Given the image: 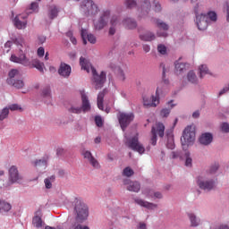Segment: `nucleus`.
Masks as SVG:
<instances>
[{"label": "nucleus", "mask_w": 229, "mask_h": 229, "mask_svg": "<svg viewBox=\"0 0 229 229\" xmlns=\"http://www.w3.org/2000/svg\"><path fill=\"white\" fill-rule=\"evenodd\" d=\"M19 48L18 56L15 54H13L10 57V60L14 64H20L23 65V67H32L39 71V72H44V69H46V65L44 63L40 62V60L35 58L30 61V58L26 56V53H28V47H26V43H24L23 39H20V42L16 40Z\"/></svg>", "instance_id": "1"}, {"label": "nucleus", "mask_w": 229, "mask_h": 229, "mask_svg": "<svg viewBox=\"0 0 229 229\" xmlns=\"http://www.w3.org/2000/svg\"><path fill=\"white\" fill-rule=\"evenodd\" d=\"M80 65L83 71L91 72V83L96 90L103 89V85H105V81H106V72H101L100 74H98V71H96V68H94L90 62L83 56L80 58Z\"/></svg>", "instance_id": "2"}, {"label": "nucleus", "mask_w": 229, "mask_h": 229, "mask_svg": "<svg viewBox=\"0 0 229 229\" xmlns=\"http://www.w3.org/2000/svg\"><path fill=\"white\" fill-rule=\"evenodd\" d=\"M197 185L201 191L210 192V191H214L217 187V177L211 176L210 174L199 175L197 178Z\"/></svg>", "instance_id": "3"}, {"label": "nucleus", "mask_w": 229, "mask_h": 229, "mask_svg": "<svg viewBox=\"0 0 229 229\" xmlns=\"http://www.w3.org/2000/svg\"><path fill=\"white\" fill-rule=\"evenodd\" d=\"M196 140V129L194 125H188L183 132L182 137L181 138L182 146L183 149L189 148V146H194V142Z\"/></svg>", "instance_id": "4"}, {"label": "nucleus", "mask_w": 229, "mask_h": 229, "mask_svg": "<svg viewBox=\"0 0 229 229\" xmlns=\"http://www.w3.org/2000/svg\"><path fill=\"white\" fill-rule=\"evenodd\" d=\"M73 204L77 221L83 223L89 217V206L78 199H74Z\"/></svg>", "instance_id": "5"}, {"label": "nucleus", "mask_w": 229, "mask_h": 229, "mask_svg": "<svg viewBox=\"0 0 229 229\" xmlns=\"http://www.w3.org/2000/svg\"><path fill=\"white\" fill-rule=\"evenodd\" d=\"M112 14V11L110 9H104L100 13L99 17L93 21L94 29L97 31H101V30H105L106 26H108V22H110V15Z\"/></svg>", "instance_id": "6"}, {"label": "nucleus", "mask_w": 229, "mask_h": 229, "mask_svg": "<svg viewBox=\"0 0 229 229\" xmlns=\"http://www.w3.org/2000/svg\"><path fill=\"white\" fill-rule=\"evenodd\" d=\"M24 182V176L19 173V168L16 165H12L8 171V181L4 184V187H11L15 183H22Z\"/></svg>", "instance_id": "7"}, {"label": "nucleus", "mask_w": 229, "mask_h": 229, "mask_svg": "<svg viewBox=\"0 0 229 229\" xmlns=\"http://www.w3.org/2000/svg\"><path fill=\"white\" fill-rule=\"evenodd\" d=\"M160 90H162V89L158 86L156 89V95L142 97L143 106H145V108H157V106L160 105Z\"/></svg>", "instance_id": "8"}, {"label": "nucleus", "mask_w": 229, "mask_h": 229, "mask_svg": "<svg viewBox=\"0 0 229 229\" xmlns=\"http://www.w3.org/2000/svg\"><path fill=\"white\" fill-rule=\"evenodd\" d=\"M81 11L89 17V15H98L99 7L92 0H83L81 4Z\"/></svg>", "instance_id": "9"}, {"label": "nucleus", "mask_w": 229, "mask_h": 229, "mask_svg": "<svg viewBox=\"0 0 229 229\" xmlns=\"http://www.w3.org/2000/svg\"><path fill=\"white\" fill-rule=\"evenodd\" d=\"M125 139L127 146L133 151H137L138 153H140V155H142L144 151H146L144 146L140 144V142H139V133H135L131 138L125 136Z\"/></svg>", "instance_id": "10"}, {"label": "nucleus", "mask_w": 229, "mask_h": 229, "mask_svg": "<svg viewBox=\"0 0 229 229\" xmlns=\"http://www.w3.org/2000/svg\"><path fill=\"white\" fill-rule=\"evenodd\" d=\"M198 8H199V4H197L194 7V12L196 14L195 22L197 24L198 30L204 31V30L208 28V19H207V15L205 13L199 14V10H198Z\"/></svg>", "instance_id": "11"}, {"label": "nucleus", "mask_w": 229, "mask_h": 229, "mask_svg": "<svg viewBox=\"0 0 229 229\" xmlns=\"http://www.w3.org/2000/svg\"><path fill=\"white\" fill-rule=\"evenodd\" d=\"M159 68L162 70V81L157 83V87H160L161 89L159 90V94H162V92H165V90L169 89V85H171V82L165 75V73L169 72V70L165 67V64L161 63Z\"/></svg>", "instance_id": "12"}, {"label": "nucleus", "mask_w": 229, "mask_h": 229, "mask_svg": "<svg viewBox=\"0 0 229 229\" xmlns=\"http://www.w3.org/2000/svg\"><path fill=\"white\" fill-rule=\"evenodd\" d=\"M165 131V126L162 123H157L155 126L152 127L151 130V144L152 146H157V135L161 139L164 138V133Z\"/></svg>", "instance_id": "13"}, {"label": "nucleus", "mask_w": 229, "mask_h": 229, "mask_svg": "<svg viewBox=\"0 0 229 229\" xmlns=\"http://www.w3.org/2000/svg\"><path fill=\"white\" fill-rule=\"evenodd\" d=\"M135 119L133 113H120L118 115V121L122 130L124 131L128 125Z\"/></svg>", "instance_id": "14"}, {"label": "nucleus", "mask_w": 229, "mask_h": 229, "mask_svg": "<svg viewBox=\"0 0 229 229\" xmlns=\"http://www.w3.org/2000/svg\"><path fill=\"white\" fill-rule=\"evenodd\" d=\"M134 203L136 205H139V207H142L143 208H147L148 210H155L158 205L153 203V202H148L147 200H144L139 197H136L133 199Z\"/></svg>", "instance_id": "15"}, {"label": "nucleus", "mask_w": 229, "mask_h": 229, "mask_svg": "<svg viewBox=\"0 0 229 229\" xmlns=\"http://www.w3.org/2000/svg\"><path fill=\"white\" fill-rule=\"evenodd\" d=\"M13 25L17 30H26L28 26V21H26V17L19 14L14 17L13 20Z\"/></svg>", "instance_id": "16"}, {"label": "nucleus", "mask_w": 229, "mask_h": 229, "mask_svg": "<svg viewBox=\"0 0 229 229\" xmlns=\"http://www.w3.org/2000/svg\"><path fill=\"white\" fill-rule=\"evenodd\" d=\"M123 185H126L127 191L130 192H139L140 191V183L137 181L133 182L130 179H123Z\"/></svg>", "instance_id": "17"}, {"label": "nucleus", "mask_w": 229, "mask_h": 229, "mask_svg": "<svg viewBox=\"0 0 229 229\" xmlns=\"http://www.w3.org/2000/svg\"><path fill=\"white\" fill-rule=\"evenodd\" d=\"M186 216L190 221V226L191 228H198V226L201 225V218L196 216L194 212H188Z\"/></svg>", "instance_id": "18"}, {"label": "nucleus", "mask_w": 229, "mask_h": 229, "mask_svg": "<svg viewBox=\"0 0 229 229\" xmlns=\"http://www.w3.org/2000/svg\"><path fill=\"white\" fill-rule=\"evenodd\" d=\"M214 140V135L211 132H204L199 138V142L202 146H210Z\"/></svg>", "instance_id": "19"}, {"label": "nucleus", "mask_w": 229, "mask_h": 229, "mask_svg": "<svg viewBox=\"0 0 229 229\" xmlns=\"http://www.w3.org/2000/svg\"><path fill=\"white\" fill-rule=\"evenodd\" d=\"M81 109L82 110L83 114H87V112H90V101L89 100V97L87 96V93H85V91H82L81 93Z\"/></svg>", "instance_id": "20"}, {"label": "nucleus", "mask_w": 229, "mask_h": 229, "mask_svg": "<svg viewBox=\"0 0 229 229\" xmlns=\"http://www.w3.org/2000/svg\"><path fill=\"white\" fill-rule=\"evenodd\" d=\"M155 24H157V28L160 30H164L163 32L157 31V37H167V30H169V25L167 23L162 21L160 19H154Z\"/></svg>", "instance_id": "21"}, {"label": "nucleus", "mask_w": 229, "mask_h": 229, "mask_svg": "<svg viewBox=\"0 0 229 229\" xmlns=\"http://www.w3.org/2000/svg\"><path fill=\"white\" fill-rule=\"evenodd\" d=\"M109 67L116 72V80L118 81H126V74L121 67L116 66L114 64H110Z\"/></svg>", "instance_id": "22"}, {"label": "nucleus", "mask_w": 229, "mask_h": 229, "mask_svg": "<svg viewBox=\"0 0 229 229\" xmlns=\"http://www.w3.org/2000/svg\"><path fill=\"white\" fill-rule=\"evenodd\" d=\"M72 71L71 65L62 63L58 70V74L63 76V78H69Z\"/></svg>", "instance_id": "23"}, {"label": "nucleus", "mask_w": 229, "mask_h": 229, "mask_svg": "<svg viewBox=\"0 0 229 229\" xmlns=\"http://www.w3.org/2000/svg\"><path fill=\"white\" fill-rule=\"evenodd\" d=\"M191 67V64L187 63H175V72L177 76H181L182 74H184V72H187L189 71V68Z\"/></svg>", "instance_id": "24"}, {"label": "nucleus", "mask_w": 229, "mask_h": 229, "mask_svg": "<svg viewBox=\"0 0 229 229\" xmlns=\"http://www.w3.org/2000/svg\"><path fill=\"white\" fill-rule=\"evenodd\" d=\"M81 35L84 45H87V39L90 42V44H96V36L93 34H89L87 30L82 29L81 30Z\"/></svg>", "instance_id": "25"}, {"label": "nucleus", "mask_w": 229, "mask_h": 229, "mask_svg": "<svg viewBox=\"0 0 229 229\" xmlns=\"http://www.w3.org/2000/svg\"><path fill=\"white\" fill-rule=\"evenodd\" d=\"M122 24L126 30H135L137 28V21L133 18H124L122 21Z\"/></svg>", "instance_id": "26"}, {"label": "nucleus", "mask_w": 229, "mask_h": 229, "mask_svg": "<svg viewBox=\"0 0 229 229\" xmlns=\"http://www.w3.org/2000/svg\"><path fill=\"white\" fill-rule=\"evenodd\" d=\"M166 148L167 149H174V135L173 131H166Z\"/></svg>", "instance_id": "27"}, {"label": "nucleus", "mask_w": 229, "mask_h": 229, "mask_svg": "<svg viewBox=\"0 0 229 229\" xmlns=\"http://www.w3.org/2000/svg\"><path fill=\"white\" fill-rule=\"evenodd\" d=\"M168 108H163L160 112L161 117H169V114H171V110L176 106L174 100H170L167 102Z\"/></svg>", "instance_id": "28"}, {"label": "nucleus", "mask_w": 229, "mask_h": 229, "mask_svg": "<svg viewBox=\"0 0 229 229\" xmlns=\"http://www.w3.org/2000/svg\"><path fill=\"white\" fill-rule=\"evenodd\" d=\"M140 38L143 42H153V40H155V38H157V36L155 35V33H153L151 31H147L143 34H140Z\"/></svg>", "instance_id": "29"}, {"label": "nucleus", "mask_w": 229, "mask_h": 229, "mask_svg": "<svg viewBox=\"0 0 229 229\" xmlns=\"http://www.w3.org/2000/svg\"><path fill=\"white\" fill-rule=\"evenodd\" d=\"M49 160L48 157H44L39 160H36L34 161V165L35 167H37L38 169H46V167H47V162Z\"/></svg>", "instance_id": "30"}, {"label": "nucleus", "mask_w": 229, "mask_h": 229, "mask_svg": "<svg viewBox=\"0 0 229 229\" xmlns=\"http://www.w3.org/2000/svg\"><path fill=\"white\" fill-rule=\"evenodd\" d=\"M110 24L111 27L109 28V35H115V26H117V24H119V17L118 16H112L111 20H110Z\"/></svg>", "instance_id": "31"}, {"label": "nucleus", "mask_w": 229, "mask_h": 229, "mask_svg": "<svg viewBox=\"0 0 229 229\" xmlns=\"http://www.w3.org/2000/svg\"><path fill=\"white\" fill-rule=\"evenodd\" d=\"M78 221H80V220H78L76 218L74 220L71 221L67 229H90L87 225H82Z\"/></svg>", "instance_id": "32"}, {"label": "nucleus", "mask_w": 229, "mask_h": 229, "mask_svg": "<svg viewBox=\"0 0 229 229\" xmlns=\"http://www.w3.org/2000/svg\"><path fill=\"white\" fill-rule=\"evenodd\" d=\"M12 210V204L6 200H0V212L1 214H6Z\"/></svg>", "instance_id": "33"}, {"label": "nucleus", "mask_w": 229, "mask_h": 229, "mask_svg": "<svg viewBox=\"0 0 229 229\" xmlns=\"http://www.w3.org/2000/svg\"><path fill=\"white\" fill-rule=\"evenodd\" d=\"M199 78L201 79L205 78L207 74L212 76V72H210V70H208V66H207V64H202L199 67Z\"/></svg>", "instance_id": "34"}, {"label": "nucleus", "mask_w": 229, "mask_h": 229, "mask_svg": "<svg viewBox=\"0 0 229 229\" xmlns=\"http://www.w3.org/2000/svg\"><path fill=\"white\" fill-rule=\"evenodd\" d=\"M40 98L42 99H50L51 98V87L46 86L41 89Z\"/></svg>", "instance_id": "35"}, {"label": "nucleus", "mask_w": 229, "mask_h": 229, "mask_svg": "<svg viewBox=\"0 0 229 229\" xmlns=\"http://www.w3.org/2000/svg\"><path fill=\"white\" fill-rule=\"evenodd\" d=\"M182 160H184V165L186 167H192V157H191V152L185 150Z\"/></svg>", "instance_id": "36"}, {"label": "nucleus", "mask_w": 229, "mask_h": 229, "mask_svg": "<svg viewBox=\"0 0 229 229\" xmlns=\"http://www.w3.org/2000/svg\"><path fill=\"white\" fill-rule=\"evenodd\" d=\"M7 84L11 85V87H14V89H22L24 87V81L14 79V81H9Z\"/></svg>", "instance_id": "37"}, {"label": "nucleus", "mask_w": 229, "mask_h": 229, "mask_svg": "<svg viewBox=\"0 0 229 229\" xmlns=\"http://www.w3.org/2000/svg\"><path fill=\"white\" fill-rule=\"evenodd\" d=\"M187 80L190 83H192L193 85H198L199 83L198 76L196 75V72H194V71H190L187 73Z\"/></svg>", "instance_id": "38"}, {"label": "nucleus", "mask_w": 229, "mask_h": 229, "mask_svg": "<svg viewBox=\"0 0 229 229\" xmlns=\"http://www.w3.org/2000/svg\"><path fill=\"white\" fill-rule=\"evenodd\" d=\"M8 78H7V83H10L11 81H13L15 80V78H19V76H21V72H19V70L17 69H12L9 73H8Z\"/></svg>", "instance_id": "39"}, {"label": "nucleus", "mask_w": 229, "mask_h": 229, "mask_svg": "<svg viewBox=\"0 0 229 229\" xmlns=\"http://www.w3.org/2000/svg\"><path fill=\"white\" fill-rule=\"evenodd\" d=\"M32 225L35 228L40 229L44 226V221L38 216H36L32 218Z\"/></svg>", "instance_id": "40"}, {"label": "nucleus", "mask_w": 229, "mask_h": 229, "mask_svg": "<svg viewBox=\"0 0 229 229\" xmlns=\"http://www.w3.org/2000/svg\"><path fill=\"white\" fill-rule=\"evenodd\" d=\"M149 10H151V3L149 0H145L141 5L140 12L143 13V15H148Z\"/></svg>", "instance_id": "41"}, {"label": "nucleus", "mask_w": 229, "mask_h": 229, "mask_svg": "<svg viewBox=\"0 0 229 229\" xmlns=\"http://www.w3.org/2000/svg\"><path fill=\"white\" fill-rule=\"evenodd\" d=\"M105 99V90L104 91H100L98 95V98H97V101H98V108L99 110H104V107H103V101Z\"/></svg>", "instance_id": "42"}, {"label": "nucleus", "mask_w": 229, "mask_h": 229, "mask_svg": "<svg viewBox=\"0 0 229 229\" xmlns=\"http://www.w3.org/2000/svg\"><path fill=\"white\" fill-rule=\"evenodd\" d=\"M48 17L49 19L53 20V19H56L58 17V8H56V6L52 5L49 8L48 11Z\"/></svg>", "instance_id": "43"}, {"label": "nucleus", "mask_w": 229, "mask_h": 229, "mask_svg": "<svg viewBox=\"0 0 229 229\" xmlns=\"http://www.w3.org/2000/svg\"><path fill=\"white\" fill-rule=\"evenodd\" d=\"M55 178V175H51L44 180L46 189H51L53 187Z\"/></svg>", "instance_id": "44"}, {"label": "nucleus", "mask_w": 229, "mask_h": 229, "mask_svg": "<svg viewBox=\"0 0 229 229\" xmlns=\"http://www.w3.org/2000/svg\"><path fill=\"white\" fill-rule=\"evenodd\" d=\"M8 115H10V108L5 106L0 110V121H4V119H8Z\"/></svg>", "instance_id": "45"}, {"label": "nucleus", "mask_w": 229, "mask_h": 229, "mask_svg": "<svg viewBox=\"0 0 229 229\" xmlns=\"http://www.w3.org/2000/svg\"><path fill=\"white\" fill-rule=\"evenodd\" d=\"M205 15L208 21V24H210L211 22H216V21H217V13H216V12H208Z\"/></svg>", "instance_id": "46"}, {"label": "nucleus", "mask_w": 229, "mask_h": 229, "mask_svg": "<svg viewBox=\"0 0 229 229\" xmlns=\"http://www.w3.org/2000/svg\"><path fill=\"white\" fill-rule=\"evenodd\" d=\"M68 112L70 114H81V112H83V111L81 110V106L72 105V106H71L68 108Z\"/></svg>", "instance_id": "47"}, {"label": "nucleus", "mask_w": 229, "mask_h": 229, "mask_svg": "<svg viewBox=\"0 0 229 229\" xmlns=\"http://www.w3.org/2000/svg\"><path fill=\"white\" fill-rule=\"evenodd\" d=\"M185 154V152H182V150H176V151H173L171 153V158H179L180 160H183V155Z\"/></svg>", "instance_id": "48"}, {"label": "nucleus", "mask_w": 229, "mask_h": 229, "mask_svg": "<svg viewBox=\"0 0 229 229\" xmlns=\"http://www.w3.org/2000/svg\"><path fill=\"white\" fill-rule=\"evenodd\" d=\"M218 169H219V165L218 164L212 165L210 166V168L208 169V171L207 172V174H210L211 176H214V174L216 173H217Z\"/></svg>", "instance_id": "49"}, {"label": "nucleus", "mask_w": 229, "mask_h": 229, "mask_svg": "<svg viewBox=\"0 0 229 229\" xmlns=\"http://www.w3.org/2000/svg\"><path fill=\"white\" fill-rule=\"evenodd\" d=\"M133 174H134L133 169H131V167L130 166L125 167L123 171V176H126L127 178L133 176Z\"/></svg>", "instance_id": "50"}, {"label": "nucleus", "mask_w": 229, "mask_h": 229, "mask_svg": "<svg viewBox=\"0 0 229 229\" xmlns=\"http://www.w3.org/2000/svg\"><path fill=\"white\" fill-rule=\"evenodd\" d=\"M90 165H92V167H94V169H100L101 168V165H99V161H98V159H96L95 157H93L90 161H89Z\"/></svg>", "instance_id": "51"}, {"label": "nucleus", "mask_w": 229, "mask_h": 229, "mask_svg": "<svg viewBox=\"0 0 229 229\" xmlns=\"http://www.w3.org/2000/svg\"><path fill=\"white\" fill-rule=\"evenodd\" d=\"M125 4L127 8H135L137 6V0H126Z\"/></svg>", "instance_id": "52"}, {"label": "nucleus", "mask_w": 229, "mask_h": 229, "mask_svg": "<svg viewBox=\"0 0 229 229\" xmlns=\"http://www.w3.org/2000/svg\"><path fill=\"white\" fill-rule=\"evenodd\" d=\"M157 51L160 55H166L167 47L165 45L160 44L157 46Z\"/></svg>", "instance_id": "53"}, {"label": "nucleus", "mask_w": 229, "mask_h": 229, "mask_svg": "<svg viewBox=\"0 0 229 229\" xmlns=\"http://www.w3.org/2000/svg\"><path fill=\"white\" fill-rule=\"evenodd\" d=\"M82 155H83L84 158H86V160H88L89 162L94 157L92 156V153L89 150H84L82 152Z\"/></svg>", "instance_id": "54"}, {"label": "nucleus", "mask_w": 229, "mask_h": 229, "mask_svg": "<svg viewBox=\"0 0 229 229\" xmlns=\"http://www.w3.org/2000/svg\"><path fill=\"white\" fill-rule=\"evenodd\" d=\"M9 108V111L15 112V110H22V107L19 106L18 104H12L7 106Z\"/></svg>", "instance_id": "55"}, {"label": "nucleus", "mask_w": 229, "mask_h": 229, "mask_svg": "<svg viewBox=\"0 0 229 229\" xmlns=\"http://www.w3.org/2000/svg\"><path fill=\"white\" fill-rule=\"evenodd\" d=\"M221 131L224 133H229V123H223L221 124Z\"/></svg>", "instance_id": "56"}, {"label": "nucleus", "mask_w": 229, "mask_h": 229, "mask_svg": "<svg viewBox=\"0 0 229 229\" xmlns=\"http://www.w3.org/2000/svg\"><path fill=\"white\" fill-rule=\"evenodd\" d=\"M95 123L98 128H101V126H103V118H101V116H96Z\"/></svg>", "instance_id": "57"}, {"label": "nucleus", "mask_w": 229, "mask_h": 229, "mask_svg": "<svg viewBox=\"0 0 229 229\" xmlns=\"http://www.w3.org/2000/svg\"><path fill=\"white\" fill-rule=\"evenodd\" d=\"M67 37H70V40L72 42V44H73L74 46H76V44L78 43V41L76 40V38L72 37V32L69 31L67 32Z\"/></svg>", "instance_id": "58"}, {"label": "nucleus", "mask_w": 229, "mask_h": 229, "mask_svg": "<svg viewBox=\"0 0 229 229\" xmlns=\"http://www.w3.org/2000/svg\"><path fill=\"white\" fill-rule=\"evenodd\" d=\"M30 10H32V12H38V3L36 2H32L30 4Z\"/></svg>", "instance_id": "59"}, {"label": "nucleus", "mask_w": 229, "mask_h": 229, "mask_svg": "<svg viewBox=\"0 0 229 229\" xmlns=\"http://www.w3.org/2000/svg\"><path fill=\"white\" fill-rule=\"evenodd\" d=\"M12 46H13V43L12 41H7L4 44V48L6 49V53H10V47H12Z\"/></svg>", "instance_id": "60"}, {"label": "nucleus", "mask_w": 229, "mask_h": 229, "mask_svg": "<svg viewBox=\"0 0 229 229\" xmlns=\"http://www.w3.org/2000/svg\"><path fill=\"white\" fill-rule=\"evenodd\" d=\"M45 53H46V50L44 49V47H40L38 49V56H39V58H42V56H44Z\"/></svg>", "instance_id": "61"}, {"label": "nucleus", "mask_w": 229, "mask_h": 229, "mask_svg": "<svg viewBox=\"0 0 229 229\" xmlns=\"http://www.w3.org/2000/svg\"><path fill=\"white\" fill-rule=\"evenodd\" d=\"M164 196L162 195V192L160 191H156L154 192V199H162Z\"/></svg>", "instance_id": "62"}, {"label": "nucleus", "mask_w": 229, "mask_h": 229, "mask_svg": "<svg viewBox=\"0 0 229 229\" xmlns=\"http://www.w3.org/2000/svg\"><path fill=\"white\" fill-rule=\"evenodd\" d=\"M143 51H145V53H149L151 51V47L148 44H144L143 45Z\"/></svg>", "instance_id": "63"}, {"label": "nucleus", "mask_w": 229, "mask_h": 229, "mask_svg": "<svg viewBox=\"0 0 229 229\" xmlns=\"http://www.w3.org/2000/svg\"><path fill=\"white\" fill-rule=\"evenodd\" d=\"M138 229H148L145 223H140L138 225Z\"/></svg>", "instance_id": "64"}]
</instances>
